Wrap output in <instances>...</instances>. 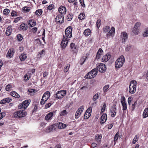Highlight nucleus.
<instances>
[{"instance_id": "nucleus-38", "label": "nucleus", "mask_w": 148, "mask_h": 148, "mask_svg": "<svg viewBox=\"0 0 148 148\" xmlns=\"http://www.w3.org/2000/svg\"><path fill=\"white\" fill-rule=\"evenodd\" d=\"M110 27L108 26H105L103 28V32L104 33H106L110 30Z\"/></svg>"}, {"instance_id": "nucleus-26", "label": "nucleus", "mask_w": 148, "mask_h": 148, "mask_svg": "<svg viewBox=\"0 0 148 148\" xmlns=\"http://www.w3.org/2000/svg\"><path fill=\"white\" fill-rule=\"evenodd\" d=\"M53 115V112H51L45 116V119L46 120H48L51 119V118Z\"/></svg>"}, {"instance_id": "nucleus-18", "label": "nucleus", "mask_w": 148, "mask_h": 148, "mask_svg": "<svg viewBox=\"0 0 148 148\" xmlns=\"http://www.w3.org/2000/svg\"><path fill=\"white\" fill-rule=\"evenodd\" d=\"M14 52L15 51L13 49L11 48L10 49L6 55L7 57L11 58L14 55Z\"/></svg>"}, {"instance_id": "nucleus-43", "label": "nucleus", "mask_w": 148, "mask_h": 148, "mask_svg": "<svg viewBox=\"0 0 148 148\" xmlns=\"http://www.w3.org/2000/svg\"><path fill=\"white\" fill-rule=\"evenodd\" d=\"M143 35L144 37L148 36V28L146 29L145 31L143 33Z\"/></svg>"}, {"instance_id": "nucleus-49", "label": "nucleus", "mask_w": 148, "mask_h": 148, "mask_svg": "<svg viewBox=\"0 0 148 148\" xmlns=\"http://www.w3.org/2000/svg\"><path fill=\"white\" fill-rule=\"evenodd\" d=\"M133 98L132 97H130L128 99V102L129 105L130 106L132 103V101Z\"/></svg>"}, {"instance_id": "nucleus-24", "label": "nucleus", "mask_w": 148, "mask_h": 148, "mask_svg": "<svg viewBox=\"0 0 148 148\" xmlns=\"http://www.w3.org/2000/svg\"><path fill=\"white\" fill-rule=\"evenodd\" d=\"M27 25L25 23L21 24L20 26V29L23 31L26 30L27 29Z\"/></svg>"}, {"instance_id": "nucleus-12", "label": "nucleus", "mask_w": 148, "mask_h": 148, "mask_svg": "<svg viewBox=\"0 0 148 148\" xmlns=\"http://www.w3.org/2000/svg\"><path fill=\"white\" fill-rule=\"evenodd\" d=\"M84 108V106H82L79 108L77 110L76 112L75 117L76 119L78 118L81 115Z\"/></svg>"}, {"instance_id": "nucleus-45", "label": "nucleus", "mask_w": 148, "mask_h": 148, "mask_svg": "<svg viewBox=\"0 0 148 148\" xmlns=\"http://www.w3.org/2000/svg\"><path fill=\"white\" fill-rule=\"evenodd\" d=\"M138 137L137 135H136L135 136L134 138L133 139L132 143L133 144H135L136 142L138 140Z\"/></svg>"}, {"instance_id": "nucleus-28", "label": "nucleus", "mask_w": 148, "mask_h": 148, "mask_svg": "<svg viewBox=\"0 0 148 148\" xmlns=\"http://www.w3.org/2000/svg\"><path fill=\"white\" fill-rule=\"evenodd\" d=\"M11 101V100L9 98H6L1 100L0 102L1 104H4L7 103H9Z\"/></svg>"}, {"instance_id": "nucleus-36", "label": "nucleus", "mask_w": 148, "mask_h": 148, "mask_svg": "<svg viewBox=\"0 0 148 148\" xmlns=\"http://www.w3.org/2000/svg\"><path fill=\"white\" fill-rule=\"evenodd\" d=\"M70 66V64H68L64 67V72H67L69 71Z\"/></svg>"}, {"instance_id": "nucleus-34", "label": "nucleus", "mask_w": 148, "mask_h": 148, "mask_svg": "<svg viewBox=\"0 0 148 148\" xmlns=\"http://www.w3.org/2000/svg\"><path fill=\"white\" fill-rule=\"evenodd\" d=\"M29 25H30L31 27L34 26L36 25V22L34 20L29 21L28 22Z\"/></svg>"}, {"instance_id": "nucleus-5", "label": "nucleus", "mask_w": 148, "mask_h": 148, "mask_svg": "<svg viewBox=\"0 0 148 148\" xmlns=\"http://www.w3.org/2000/svg\"><path fill=\"white\" fill-rule=\"evenodd\" d=\"M97 71L96 70V69H94L91 71L89 72L85 76V77L88 79L93 78L97 75Z\"/></svg>"}, {"instance_id": "nucleus-52", "label": "nucleus", "mask_w": 148, "mask_h": 148, "mask_svg": "<svg viewBox=\"0 0 148 148\" xmlns=\"http://www.w3.org/2000/svg\"><path fill=\"white\" fill-rule=\"evenodd\" d=\"M73 18V16L71 14H69L67 16V19L68 21H71Z\"/></svg>"}, {"instance_id": "nucleus-39", "label": "nucleus", "mask_w": 148, "mask_h": 148, "mask_svg": "<svg viewBox=\"0 0 148 148\" xmlns=\"http://www.w3.org/2000/svg\"><path fill=\"white\" fill-rule=\"evenodd\" d=\"M119 137H120L119 136V133L118 132H117L116 134H115L114 139V144L115 143L116 141L118 140Z\"/></svg>"}, {"instance_id": "nucleus-61", "label": "nucleus", "mask_w": 148, "mask_h": 148, "mask_svg": "<svg viewBox=\"0 0 148 148\" xmlns=\"http://www.w3.org/2000/svg\"><path fill=\"white\" fill-rule=\"evenodd\" d=\"M79 2L81 3V5L83 7H85V5L84 4V0H79Z\"/></svg>"}, {"instance_id": "nucleus-29", "label": "nucleus", "mask_w": 148, "mask_h": 148, "mask_svg": "<svg viewBox=\"0 0 148 148\" xmlns=\"http://www.w3.org/2000/svg\"><path fill=\"white\" fill-rule=\"evenodd\" d=\"M148 116V108H145L144 111L143 117V118H145Z\"/></svg>"}, {"instance_id": "nucleus-37", "label": "nucleus", "mask_w": 148, "mask_h": 148, "mask_svg": "<svg viewBox=\"0 0 148 148\" xmlns=\"http://www.w3.org/2000/svg\"><path fill=\"white\" fill-rule=\"evenodd\" d=\"M132 32L135 35H137L138 34V29L135 28V27H134L132 30Z\"/></svg>"}, {"instance_id": "nucleus-32", "label": "nucleus", "mask_w": 148, "mask_h": 148, "mask_svg": "<svg viewBox=\"0 0 148 148\" xmlns=\"http://www.w3.org/2000/svg\"><path fill=\"white\" fill-rule=\"evenodd\" d=\"M10 94L13 97L18 98L20 97L19 95L16 92L13 91L11 92Z\"/></svg>"}, {"instance_id": "nucleus-7", "label": "nucleus", "mask_w": 148, "mask_h": 148, "mask_svg": "<svg viewBox=\"0 0 148 148\" xmlns=\"http://www.w3.org/2000/svg\"><path fill=\"white\" fill-rule=\"evenodd\" d=\"M96 70L100 72H104L106 70V68L105 64L101 63H98L97 64Z\"/></svg>"}, {"instance_id": "nucleus-63", "label": "nucleus", "mask_w": 148, "mask_h": 148, "mask_svg": "<svg viewBox=\"0 0 148 148\" xmlns=\"http://www.w3.org/2000/svg\"><path fill=\"white\" fill-rule=\"evenodd\" d=\"M53 6L52 5H50L47 7L48 9L49 10H51L53 9Z\"/></svg>"}, {"instance_id": "nucleus-53", "label": "nucleus", "mask_w": 148, "mask_h": 148, "mask_svg": "<svg viewBox=\"0 0 148 148\" xmlns=\"http://www.w3.org/2000/svg\"><path fill=\"white\" fill-rule=\"evenodd\" d=\"M140 23L137 22L136 23L134 27H135V28L138 29V27L140 26Z\"/></svg>"}, {"instance_id": "nucleus-22", "label": "nucleus", "mask_w": 148, "mask_h": 148, "mask_svg": "<svg viewBox=\"0 0 148 148\" xmlns=\"http://www.w3.org/2000/svg\"><path fill=\"white\" fill-rule=\"evenodd\" d=\"M115 33V28L114 27H112L110 30L107 34V35L108 36H111L113 37Z\"/></svg>"}, {"instance_id": "nucleus-56", "label": "nucleus", "mask_w": 148, "mask_h": 148, "mask_svg": "<svg viewBox=\"0 0 148 148\" xmlns=\"http://www.w3.org/2000/svg\"><path fill=\"white\" fill-rule=\"evenodd\" d=\"M30 78V77L28 76L27 75H25L24 77V79L25 81H27Z\"/></svg>"}, {"instance_id": "nucleus-23", "label": "nucleus", "mask_w": 148, "mask_h": 148, "mask_svg": "<svg viewBox=\"0 0 148 148\" xmlns=\"http://www.w3.org/2000/svg\"><path fill=\"white\" fill-rule=\"evenodd\" d=\"M57 126L59 129H64L67 126V125L62 122H59L57 124Z\"/></svg>"}, {"instance_id": "nucleus-10", "label": "nucleus", "mask_w": 148, "mask_h": 148, "mask_svg": "<svg viewBox=\"0 0 148 148\" xmlns=\"http://www.w3.org/2000/svg\"><path fill=\"white\" fill-rule=\"evenodd\" d=\"M69 39L65 38V36H63L62 40L61 43V46L62 49H64L66 47L68 43Z\"/></svg>"}, {"instance_id": "nucleus-16", "label": "nucleus", "mask_w": 148, "mask_h": 148, "mask_svg": "<svg viewBox=\"0 0 148 148\" xmlns=\"http://www.w3.org/2000/svg\"><path fill=\"white\" fill-rule=\"evenodd\" d=\"M70 48L71 51L73 52V53H76L78 51L77 46L75 45L74 43H71L70 44Z\"/></svg>"}, {"instance_id": "nucleus-59", "label": "nucleus", "mask_w": 148, "mask_h": 148, "mask_svg": "<svg viewBox=\"0 0 148 148\" xmlns=\"http://www.w3.org/2000/svg\"><path fill=\"white\" fill-rule=\"evenodd\" d=\"M16 12L14 11H13L11 13V16H16Z\"/></svg>"}, {"instance_id": "nucleus-64", "label": "nucleus", "mask_w": 148, "mask_h": 148, "mask_svg": "<svg viewBox=\"0 0 148 148\" xmlns=\"http://www.w3.org/2000/svg\"><path fill=\"white\" fill-rule=\"evenodd\" d=\"M131 47V45H128L126 48V51H129Z\"/></svg>"}, {"instance_id": "nucleus-48", "label": "nucleus", "mask_w": 148, "mask_h": 148, "mask_svg": "<svg viewBox=\"0 0 148 148\" xmlns=\"http://www.w3.org/2000/svg\"><path fill=\"white\" fill-rule=\"evenodd\" d=\"M17 37L18 40L19 41H21L23 39L22 36L21 34H18Z\"/></svg>"}, {"instance_id": "nucleus-17", "label": "nucleus", "mask_w": 148, "mask_h": 148, "mask_svg": "<svg viewBox=\"0 0 148 148\" xmlns=\"http://www.w3.org/2000/svg\"><path fill=\"white\" fill-rule=\"evenodd\" d=\"M121 37L122 38V42H125V40L127 38L128 36L127 34L125 32H123L121 34Z\"/></svg>"}, {"instance_id": "nucleus-41", "label": "nucleus", "mask_w": 148, "mask_h": 148, "mask_svg": "<svg viewBox=\"0 0 148 148\" xmlns=\"http://www.w3.org/2000/svg\"><path fill=\"white\" fill-rule=\"evenodd\" d=\"M68 112L66 110H64L61 111L60 113V116H64L66 115Z\"/></svg>"}, {"instance_id": "nucleus-19", "label": "nucleus", "mask_w": 148, "mask_h": 148, "mask_svg": "<svg viewBox=\"0 0 148 148\" xmlns=\"http://www.w3.org/2000/svg\"><path fill=\"white\" fill-rule=\"evenodd\" d=\"M111 55L109 53L106 54L103 56L102 58V62H107L110 58Z\"/></svg>"}, {"instance_id": "nucleus-27", "label": "nucleus", "mask_w": 148, "mask_h": 148, "mask_svg": "<svg viewBox=\"0 0 148 148\" xmlns=\"http://www.w3.org/2000/svg\"><path fill=\"white\" fill-rule=\"evenodd\" d=\"M101 138V135L97 134L95 136V140L96 141L98 144H99L100 143Z\"/></svg>"}, {"instance_id": "nucleus-3", "label": "nucleus", "mask_w": 148, "mask_h": 148, "mask_svg": "<svg viewBox=\"0 0 148 148\" xmlns=\"http://www.w3.org/2000/svg\"><path fill=\"white\" fill-rule=\"evenodd\" d=\"M27 115V112L25 110H19L15 112L13 115L15 118H19L23 117Z\"/></svg>"}, {"instance_id": "nucleus-47", "label": "nucleus", "mask_w": 148, "mask_h": 148, "mask_svg": "<svg viewBox=\"0 0 148 148\" xmlns=\"http://www.w3.org/2000/svg\"><path fill=\"white\" fill-rule=\"evenodd\" d=\"M109 87V85H105L103 88V91L104 92H106L107 91V89Z\"/></svg>"}, {"instance_id": "nucleus-30", "label": "nucleus", "mask_w": 148, "mask_h": 148, "mask_svg": "<svg viewBox=\"0 0 148 148\" xmlns=\"http://www.w3.org/2000/svg\"><path fill=\"white\" fill-rule=\"evenodd\" d=\"M100 95V93L99 92H97L95 95L93 97L92 99V100L95 101L99 99Z\"/></svg>"}, {"instance_id": "nucleus-1", "label": "nucleus", "mask_w": 148, "mask_h": 148, "mask_svg": "<svg viewBox=\"0 0 148 148\" xmlns=\"http://www.w3.org/2000/svg\"><path fill=\"white\" fill-rule=\"evenodd\" d=\"M125 59L123 56H121L115 62V67L119 68L121 67L125 62Z\"/></svg>"}, {"instance_id": "nucleus-42", "label": "nucleus", "mask_w": 148, "mask_h": 148, "mask_svg": "<svg viewBox=\"0 0 148 148\" xmlns=\"http://www.w3.org/2000/svg\"><path fill=\"white\" fill-rule=\"evenodd\" d=\"M85 16L84 14L83 13L80 14L78 16V18L80 20H82L85 18Z\"/></svg>"}, {"instance_id": "nucleus-57", "label": "nucleus", "mask_w": 148, "mask_h": 148, "mask_svg": "<svg viewBox=\"0 0 148 148\" xmlns=\"http://www.w3.org/2000/svg\"><path fill=\"white\" fill-rule=\"evenodd\" d=\"M51 104L50 103H47L45 106V109H47L50 107L51 106Z\"/></svg>"}, {"instance_id": "nucleus-46", "label": "nucleus", "mask_w": 148, "mask_h": 148, "mask_svg": "<svg viewBox=\"0 0 148 148\" xmlns=\"http://www.w3.org/2000/svg\"><path fill=\"white\" fill-rule=\"evenodd\" d=\"M12 86L10 84H8L5 87V90L7 91H9L12 88Z\"/></svg>"}, {"instance_id": "nucleus-33", "label": "nucleus", "mask_w": 148, "mask_h": 148, "mask_svg": "<svg viewBox=\"0 0 148 148\" xmlns=\"http://www.w3.org/2000/svg\"><path fill=\"white\" fill-rule=\"evenodd\" d=\"M90 30L89 29H85L84 32V34L86 36H89L90 33Z\"/></svg>"}, {"instance_id": "nucleus-58", "label": "nucleus", "mask_w": 148, "mask_h": 148, "mask_svg": "<svg viewBox=\"0 0 148 148\" xmlns=\"http://www.w3.org/2000/svg\"><path fill=\"white\" fill-rule=\"evenodd\" d=\"M106 105L105 103H104L103 108H102L101 110V112H103L105 110L106 108Z\"/></svg>"}, {"instance_id": "nucleus-20", "label": "nucleus", "mask_w": 148, "mask_h": 148, "mask_svg": "<svg viewBox=\"0 0 148 148\" xmlns=\"http://www.w3.org/2000/svg\"><path fill=\"white\" fill-rule=\"evenodd\" d=\"M58 11L60 13L63 14H65L66 12V8L64 6H61L58 9Z\"/></svg>"}, {"instance_id": "nucleus-55", "label": "nucleus", "mask_w": 148, "mask_h": 148, "mask_svg": "<svg viewBox=\"0 0 148 148\" xmlns=\"http://www.w3.org/2000/svg\"><path fill=\"white\" fill-rule=\"evenodd\" d=\"M54 127L53 125H52L51 126H50L49 128L48 129V132H50L51 131H53V128Z\"/></svg>"}, {"instance_id": "nucleus-8", "label": "nucleus", "mask_w": 148, "mask_h": 148, "mask_svg": "<svg viewBox=\"0 0 148 148\" xmlns=\"http://www.w3.org/2000/svg\"><path fill=\"white\" fill-rule=\"evenodd\" d=\"M50 96V93L49 91H47L43 94L40 102L41 105H44L46 101L48 99Z\"/></svg>"}, {"instance_id": "nucleus-11", "label": "nucleus", "mask_w": 148, "mask_h": 148, "mask_svg": "<svg viewBox=\"0 0 148 148\" xmlns=\"http://www.w3.org/2000/svg\"><path fill=\"white\" fill-rule=\"evenodd\" d=\"M56 20L60 23H62L64 21V15L62 14H60L58 15L56 18Z\"/></svg>"}, {"instance_id": "nucleus-40", "label": "nucleus", "mask_w": 148, "mask_h": 148, "mask_svg": "<svg viewBox=\"0 0 148 148\" xmlns=\"http://www.w3.org/2000/svg\"><path fill=\"white\" fill-rule=\"evenodd\" d=\"M86 58L87 57H85V58L83 57L80 59L79 61V62L80 64L81 65H82L84 63L86 59Z\"/></svg>"}, {"instance_id": "nucleus-4", "label": "nucleus", "mask_w": 148, "mask_h": 148, "mask_svg": "<svg viewBox=\"0 0 148 148\" xmlns=\"http://www.w3.org/2000/svg\"><path fill=\"white\" fill-rule=\"evenodd\" d=\"M66 90H61L58 91L56 94H54L53 96L55 98L62 99L66 95Z\"/></svg>"}, {"instance_id": "nucleus-9", "label": "nucleus", "mask_w": 148, "mask_h": 148, "mask_svg": "<svg viewBox=\"0 0 148 148\" xmlns=\"http://www.w3.org/2000/svg\"><path fill=\"white\" fill-rule=\"evenodd\" d=\"M30 102V100H25L23 101L22 103L19 104L18 106V108L19 109L26 108L29 106Z\"/></svg>"}, {"instance_id": "nucleus-50", "label": "nucleus", "mask_w": 148, "mask_h": 148, "mask_svg": "<svg viewBox=\"0 0 148 148\" xmlns=\"http://www.w3.org/2000/svg\"><path fill=\"white\" fill-rule=\"evenodd\" d=\"M101 24V20L100 19L98 20L96 23V25L98 28H99Z\"/></svg>"}, {"instance_id": "nucleus-14", "label": "nucleus", "mask_w": 148, "mask_h": 148, "mask_svg": "<svg viewBox=\"0 0 148 148\" xmlns=\"http://www.w3.org/2000/svg\"><path fill=\"white\" fill-rule=\"evenodd\" d=\"M92 110L91 107H89L87 109L84 115L85 119H87L90 116L92 112Z\"/></svg>"}, {"instance_id": "nucleus-62", "label": "nucleus", "mask_w": 148, "mask_h": 148, "mask_svg": "<svg viewBox=\"0 0 148 148\" xmlns=\"http://www.w3.org/2000/svg\"><path fill=\"white\" fill-rule=\"evenodd\" d=\"M35 91V89H29L28 90V92H29V93H31L32 92H34Z\"/></svg>"}, {"instance_id": "nucleus-2", "label": "nucleus", "mask_w": 148, "mask_h": 148, "mask_svg": "<svg viewBox=\"0 0 148 148\" xmlns=\"http://www.w3.org/2000/svg\"><path fill=\"white\" fill-rule=\"evenodd\" d=\"M136 84L137 82L135 80H133L130 82L129 88V91L130 93L134 94L135 92Z\"/></svg>"}, {"instance_id": "nucleus-21", "label": "nucleus", "mask_w": 148, "mask_h": 148, "mask_svg": "<svg viewBox=\"0 0 148 148\" xmlns=\"http://www.w3.org/2000/svg\"><path fill=\"white\" fill-rule=\"evenodd\" d=\"M107 119V116L106 114H103L101 118V124H103L106 121Z\"/></svg>"}, {"instance_id": "nucleus-60", "label": "nucleus", "mask_w": 148, "mask_h": 148, "mask_svg": "<svg viewBox=\"0 0 148 148\" xmlns=\"http://www.w3.org/2000/svg\"><path fill=\"white\" fill-rule=\"evenodd\" d=\"M24 8V11H25L26 12H29L30 9V8L29 7H24L23 8Z\"/></svg>"}, {"instance_id": "nucleus-54", "label": "nucleus", "mask_w": 148, "mask_h": 148, "mask_svg": "<svg viewBox=\"0 0 148 148\" xmlns=\"http://www.w3.org/2000/svg\"><path fill=\"white\" fill-rule=\"evenodd\" d=\"M5 115V114L4 112H2L0 113V120L4 117Z\"/></svg>"}, {"instance_id": "nucleus-31", "label": "nucleus", "mask_w": 148, "mask_h": 148, "mask_svg": "<svg viewBox=\"0 0 148 148\" xmlns=\"http://www.w3.org/2000/svg\"><path fill=\"white\" fill-rule=\"evenodd\" d=\"M12 31V29L10 26H8L6 31L5 34L7 36H9L11 34Z\"/></svg>"}, {"instance_id": "nucleus-44", "label": "nucleus", "mask_w": 148, "mask_h": 148, "mask_svg": "<svg viewBox=\"0 0 148 148\" xmlns=\"http://www.w3.org/2000/svg\"><path fill=\"white\" fill-rule=\"evenodd\" d=\"M42 11L41 9H38L36 11L35 14L36 15L40 16L42 14Z\"/></svg>"}, {"instance_id": "nucleus-25", "label": "nucleus", "mask_w": 148, "mask_h": 148, "mask_svg": "<svg viewBox=\"0 0 148 148\" xmlns=\"http://www.w3.org/2000/svg\"><path fill=\"white\" fill-rule=\"evenodd\" d=\"M27 55L25 53H23L20 56V60L21 61L25 60L27 58Z\"/></svg>"}, {"instance_id": "nucleus-51", "label": "nucleus", "mask_w": 148, "mask_h": 148, "mask_svg": "<svg viewBox=\"0 0 148 148\" xmlns=\"http://www.w3.org/2000/svg\"><path fill=\"white\" fill-rule=\"evenodd\" d=\"M10 12V10L8 9H5L3 11V13L4 14L8 15Z\"/></svg>"}, {"instance_id": "nucleus-15", "label": "nucleus", "mask_w": 148, "mask_h": 148, "mask_svg": "<svg viewBox=\"0 0 148 148\" xmlns=\"http://www.w3.org/2000/svg\"><path fill=\"white\" fill-rule=\"evenodd\" d=\"M111 114L112 117H114L116 114V106L115 105H114L112 106L110 110Z\"/></svg>"}, {"instance_id": "nucleus-35", "label": "nucleus", "mask_w": 148, "mask_h": 148, "mask_svg": "<svg viewBox=\"0 0 148 148\" xmlns=\"http://www.w3.org/2000/svg\"><path fill=\"white\" fill-rule=\"evenodd\" d=\"M45 54V51L44 50H42L41 52H39L38 54L37 55L38 56H39V57H41L43 56Z\"/></svg>"}, {"instance_id": "nucleus-13", "label": "nucleus", "mask_w": 148, "mask_h": 148, "mask_svg": "<svg viewBox=\"0 0 148 148\" xmlns=\"http://www.w3.org/2000/svg\"><path fill=\"white\" fill-rule=\"evenodd\" d=\"M121 102L123 107V111L127 109V104L126 103L125 99L124 96H122L121 97Z\"/></svg>"}, {"instance_id": "nucleus-6", "label": "nucleus", "mask_w": 148, "mask_h": 148, "mask_svg": "<svg viewBox=\"0 0 148 148\" xmlns=\"http://www.w3.org/2000/svg\"><path fill=\"white\" fill-rule=\"evenodd\" d=\"M65 35H64L63 36H65V38L70 39L72 37V28L71 26L66 28L65 31Z\"/></svg>"}]
</instances>
